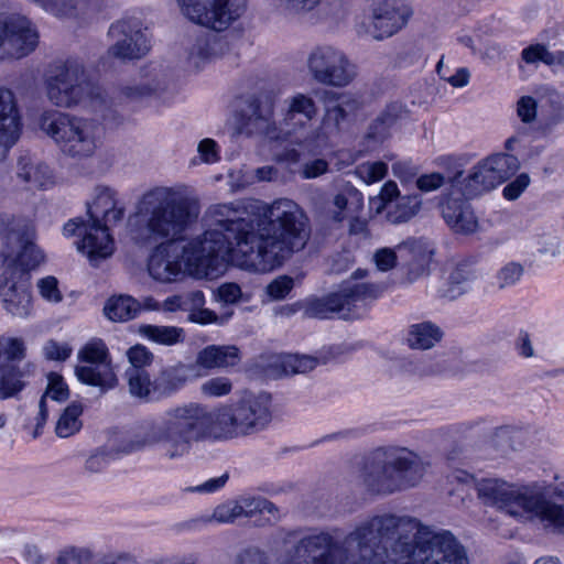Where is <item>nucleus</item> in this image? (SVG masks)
<instances>
[{
	"instance_id": "51",
	"label": "nucleus",
	"mask_w": 564,
	"mask_h": 564,
	"mask_svg": "<svg viewBox=\"0 0 564 564\" xmlns=\"http://www.w3.org/2000/svg\"><path fill=\"white\" fill-rule=\"evenodd\" d=\"M293 280L289 276H279L267 286V293L273 300H283L292 290Z\"/></svg>"
},
{
	"instance_id": "5",
	"label": "nucleus",
	"mask_w": 564,
	"mask_h": 564,
	"mask_svg": "<svg viewBox=\"0 0 564 564\" xmlns=\"http://www.w3.org/2000/svg\"><path fill=\"white\" fill-rule=\"evenodd\" d=\"M478 499L511 517L536 521L546 531L564 535V484L540 487L501 478L475 481Z\"/></svg>"
},
{
	"instance_id": "49",
	"label": "nucleus",
	"mask_w": 564,
	"mask_h": 564,
	"mask_svg": "<svg viewBox=\"0 0 564 564\" xmlns=\"http://www.w3.org/2000/svg\"><path fill=\"white\" fill-rule=\"evenodd\" d=\"M232 313H228L224 316H218L214 311L200 307L199 310H194L193 313H189V321L207 325V324H218L224 325L230 318Z\"/></svg>"
},
{
	"instance_id": "21",
	"label": "nucleus",
	"mask_w": 564,
	"mask_h": 564,
	"mask_svg": "<svg viewBox=\"0 0 564 564\" xmlns=\"http://www.w3.org/2000/svg\"><path fill=\"white\" fill-rule=\"evenodd\" d=\"M200 376L195 364L178 362L162 369L156 377L154 391L160 392V398H167L175 393L187 381Z\"/></svg>"
},
{
	"instance_id": "25",
	"label": "nucleus",
	"mask_w": 564,
	"mask_h": 564,
	"mask_svg": "<svg viewBox=\"0 0 564 564\" xmlns=\"http://www.w3.org/2000/svg\"><path fill=\"white\" fill-rule=\"evenodd\" d=\"M306 63L308 70H347L350 66L346 54L332 45L313 47L307 54Z\"/></svg>"
},
{
	"instance_id": "60",
	"label": "nucleus",
	"mask_w": 564,
	"mask_h": 564,
	"mask_svg": "<svg viewBox=\"0 0 564 564\" xmlns=\"http://www.w3.org/2000/svg\"><path fill=\"white\" fill-rule=\"evenodd\" d=\"M93 564H140L137 557L130 553H109L95 561Z\"/></svg>"
},
{
	"instance_id": "62",
	"label": "nucleus",
	"mask_w": 564,
	"mask_h": 564,
	"mask_svg": "<svg viewBox=\"0 0 564 564\" xmlns=\"http://www.w3.org/2000/svg\"><path fill=\"white\" fill-rule=\"evenodd\" d=\"M158 90H159V87L156 85H150L148 83H142L137 86L127 87L124 89V94L128 98L141 99V98L151 96L152 94L156 93Z\"/></svg>"
},
{
	"instance_id": "41",
	"label": "nucleus",
	"mask_w": 564,
	"mask_h": 564,
	"mask_svg": "<svg viewBox=\"0 0 564 564\" xmlns=\"http://www.w3.org/2000/svg\"><path fill=\"white\" fill-rule=\"evenodd\" d=\"M41 398L46 401L47 398L57 402H64L69 398V390L63 377L56 372H50L47 376V387Z\"/></svg>"
},
{
	"instance_id": "33",
	"label": "nucleus",
	"mask_w": 564,
	"mask_h": 564,
	"mask_svg": "<svg viewBox=\"0 0 564 564\" xmlns=\"http://www.w3.org/2000/svg\"><path fill=\"white\" fill-rule=\"evenodd\" d=\"M522 59L530 65L543 63L546 66H564V51H550L543 44H532L521 53Z\"/></svg>"
},
{
	"instance_id": "17",
	"label": "nucleus",
	"mask_w": 564,
	"mask_h": 564,
	"mask_svg": "<svg viewBox=\"0 0 564 564\" xmlns=\"http://www.w3.org/2000/svg\"><path fill=\"white\" fill-rule=\"evenodd\" d=\"M4 308L14 316H26L31 308L30 276L18 268H7L0 276Z\"/></svg>"
},
{
	"instance_id": "19",
	"label": "nucleus",
	"mask_w": 564,
	"mask_h": 564,
	"mask_svg": "<svg viewBox=\"0 0 564 564\" xmlns=\"http://www.w3.org/2000/svg\"><path fill=\"white\" fill-rule=\"evenodd\" d=\"M441 207L444 220L454 231L462 234L476 231L477 218L468 202L454 185L451 186V192L444 195Z\"/></svg>"
},
{
	"instance_id": "12",
	"label": "nucleus",
	"mask_w": 564,
	"mask_h": 564,
	"mask_svg": "<svg viewBox=\"0 0 564 564\" xmlns=\"http://www.w3.org/2000/svg\"><path fill=\"white\" fill-rule=\"evenodd\" d=\"M39 44V32L30 19L21 14H0V61L20 59Z\"/></svg>"
},
{
	"instance_id": "32",
	"label": "nucleus",
	"mask_w": 564,
	"mask_h": 564,
	"mask_svg": "<svg viewBox=\"0 0 564 564\" xmlns=\"http://www.w3.org/2000/svg\"><path fill=\"white\" fill-rule=\"evenodd\" d=\"M400 106L389 105L370 124L366 134V140L373 144L381 143L387 137L389 128L397 121L400 115Z\"/></svg>"
},
{
	"instance_id": "44",
	"label": "nucleus",
	"mask_w": 564,
	"mask_h": 564,
	"mask_svg": "<svg viewBox=\"0 0 564 564\" xmlns=\"http://www.w3.org/2000/svg\"><path fill=\"white\" fill-rule=\"evenodd\" d=\"M37 289L41 296L51 303H59L63 300L58 289V281L55 276L48 275L37 281Z\"/></svg>"
},
{
	"instance_id": "47",
	"label": "nucleus",
	"mask_w": 564,
	"mask_h": 564,
	"mask_svg": "<svg viewBox=\"0 0 564 564\" xmlns=\"http://www.w3.org/2000/svg\"><path fill=\"white\" fill-rule=\"evenodd\" d=\"M241 518L237 500H229L217 506L213 512V520L218 523H230Z\"/></svg>"
},
{
	"instance_id": "16",
	"label": "nucleus",
	"mask_w": 564,
	"mask_h": 564,
	"mask_svg": "<svg viewBox=\"0 0 564 564\" xmlns=\"http://www.w3.org/2000/svg\"><path fill=\"white\" fill-rule=\"evenodd\" d=\"M413 10L403 0H373L371 19L373 37L382 40L401 30L412 17Z\"/></svg>"
},
{
	"instance_id": "18",
	"label": "nucleus",
	"mask_w": 564,
	"mask_h": 564,
	"mask_svg": "<svg viewBox=\"0 0 564 564\" xmlns=\"http://www.w3.org/2000/svg\"><path fill=\"white\" fill-rule=\"evenodd\" d=\"M22 128V116L13 91L0 88V161L18 143Z\"/></svg>"
},
{
	"instance_id": "64",
	"label": "nucleus",
	"mask_w": 564,
	"mask_h": 564,
	"mask_svg": "<svg viewBox=\"0 0 564 564\" xmlns=\"http://www.w3.org/2000/svg\"><path fill=\"white\" fill-rule=\"evenodd\" d=\"M516 348L520 356L524 358H531L534 356V348L530 335L527 332L521 330L516 340Z\"/></svg>"
},
{
	"instance_id": "40",
	"label": "nucleus",
	"mask_w": 564,
	"mask_h": 564,
	"mask_svg": "<svg viewBox=\"0 0 564 564\" xmlns=\"http://www.w3.org/2000/svg\"><path fill=\"white\" fill-rule=\"evenodd\" d=\"M522 275L523 267L518 262H509L497 271L495 281L498 289L503 290L517 284Z\"/></svg>"
},
{
	"instance_id": "36",
	"label": "nucleus",
	"mask_w": 564,
	"mask_h": 564,
	"mask_svg": "<svg viewBox=\"0 0 564 564\" xmlns=\"http://www.w3.org/2000/svg\"><path fill=\"white\" fill-rule=\"evenodd\" d=\"M83 413V405L79 402H72L61 414L56 426V435L63 438L69 437L82 429L79 416Z\"/></svg>"
},
{
	"instance_id": "9",
	"label": "nucleus",
	"mask_w": 564,
	"mask_h": 564,
	"mask_svg": "<svg viewBox=\"0 0 564 564\" xmlns=\"http://www.w3.org/2000/svg\"><path fill=\"white\" fill-rule=\"evenodd\" d=\"M40 127L73 159L90 158L100 145L98 124L84 118L47 111L41 116Z\"/></svg>"
},
{
	"instance_id": "30",
	"label": "nucleus",
	"mask_w": 564,
	"mask_h": 564,
	"mask_svg": "<svg viewBox=\"0 0 564 564\" xmlns=\"http://www.w3.org/2000/svg\"><path fill=\"white\" fill-rule=\"evenodd\" d=\"M141 305L131 296L120 295L107 301L104 312L113 322H127L137 317Z\"/></svg>"
},
{
	"instance_id": "15",
	"label": "nucleus",
	"mask_w": 564,
	"mask_h": 564,
	"mask_svg": "<svg viewBox=\"0 0 564 564\" xmlns=\"http://www.w3.org/2000/svg\"><path fill=\"white\" fill-rule=\"evenodd\" d=\"M35 231L31 224H24L19 228H10L6 235V248L2 251L3 263L8 268H15L18 263L19 271L26 272L35 269L44 262L43 251L34 243Z\"/></svg>"
},
{
	"instance_id": "31",
	"label": "nucleus",
	"mask_w": 564,
	"mask_h": 564,
	"mask_svg": "<svg viewBox=\"0 0 564 564\" xmlns=\"http://www.w3.org/2000/svg\"><path fill=\"white\" fill-rule=\"evenodd\" d=\"M421 205L422 198L417 194L401 196L389 207L387 219L391 224L406 223L419 213Z\"/></svg>"
},
{
	"instance_id": "6",
	"label": "nucleus",
	"mask_w": 564,
	"mask_h": 564,
	"mask_svg": "<svg viewBox=\"0 0 564 564\" xmlns=\"http://www.w3.org/2000/svg\"><path fill=\"white\" fill-rule=\"evenodd\" d=\"M88 219H69L63 228L66 237L83 236L76 242L77 250L88 257L90 262L108 258L115 246L109 227L123 219L124 206L119 203L117 192L106 185L94 188L93 200L86 203Z\"/></svg>"
},
{
	"instance_id": "42",
	"label": "nucleus",
	"mask_w": 564,
	"mask_h": 564,
	"mask_svg": "<svg viewBox=\"0 0 564 564\" xmlns=\"http://www.w3.org/2000/svg\"><path fill=\"white\" fill-rule=\"evenodd\" d=\"M232 390V382L226 377H215L206 380L200 386V392L206 397L219 398L227 395Z\"/></svg>"
},
{
	"instance_id": "24",
	"label": "nucleus",
	"mask_w": 564,
	"mask_h": 564,
	"mask_svg": "<svg viewBox=\"0 0 564 564\" xmlns=\"http://www.w3.org/2000/svg\"><path fill=\"white\" fill-rule=\"evenodd\" d=\"M75 375L82 383L96 387L101 393L116 388L118 384L112 362L76 366Z\"/></svg>"
},
{
	"instance_id": "55",
	"label": "nucleus",
	"mask_w": 564,
	"mask_h": 564,
	"mask_svg": "<svg viewBox=\"0 0 564 564\" xmlns=\"http://www.w3.org/2000/svg\"><path fill=\"white\" fill-rule=\"evenodd\" d=\"M70 347L61 345L55 340H48L44 346V356L50 360L64 361L70 356Z\"/></svg>"
},
{
	"instance_id": "53",
	"label": "nucleus",
	"mask_w": 564,
	"mask_h": 564,
	"mask_svg": "<svg viewBox=\"0 0 564 564\" xmlns=\"http://www.w3.org/2000/svg\"><path fill=\"white\" fill-rule=\"evenodd\" d=\"M446 182V177L441 173L423 174L416 180V187L423 192L429 193L438 189Z\"/></svg>"
},
{
	"instance_id": "54",
	"label": "nucleus",
	"mask_w": 564,
	"mask_h": 564,
	"mask_svg": "<svg viewBox=\"0 0 564 564\" xmlns=\"http://www.w3.org/2000/svg\"><path fill=\"white\" fill-rule=\"evenodd\" d=\"M530 184V177L528 174H520L517 176L516 180L510 182L505 188H503V196L509 199L513 200L517 199L522 192L529 186Z\"/></svg>"
},
{
	"instance_id": "37",
	"label": "nucleus",
	"mask_w": 564,
	"mask_h": 564,
	"mask_svg": "<svg viewBox=\"0 0 564 564\" xmlns=\"http://www.w3.org/2000/svg\"><path fill=\"white\" fill-rule=\"evenodd\" d=\"M85 365H101L112 362L107 345L101 339H93L83 346L77 354Z\"/></svg>"
},
{
	"instance_id": "20",
	"label": "nucleus",
	"mask_w": 564,
	"mask_h": 564,
	"mask_svg": "<svg viewBox=\"0 0 564 564\" xmlns=\"http://www.w3.org/2000/svg\"><path fill=\"white\" fill-rule=\"evenodd\" d=\"M364 212V195L355 186L346 183L333 196L327 206V214L334 224L341 225L355 214Z\"/></svg>"
},
{
	"instance_id": "22",
	"label": "nucleus",
	"mask_w": 564,
	"mask_h": 564,
	"mask_svg": "<svg viewBox=\"0 0 564 564\" xmlns=\"http://www.w3.org/2000/svg\"><path fill=\"white\" fill-rule=\"evenodd\" d=\"M35 366L26 362L23 366L7 365L0 370V400L19 399L20 393L33 377Z\"/></svg>"
},
{
	"instance_id": "2",
	"label": "nucleus",
	"mask_w": 564,
	"mask_h": 564,
	"mask_svg": "<svg viewBox=\"0 0 564 564\" xmlns=\"http://www.w3.org/2000/svg\"><path fill=\"white\" fill-rule=\"evenodd\" d=\"M289 532L284 542L295 541L290 558L281 564H469L465 547L446 530L435 531L416 518L382 513L360 522L340 539L337 530L297 538ZM236 564H271L268 554L249 547Z\"/></svg>"
},
{
	"instance_id": "3",
	"label": "nucleus",
	"mask_w": 564,
	"mask_h": 564,
	"mask_svg": "<svg viewBox=\"0 0 564 564\" xmlns=\"http://www.w3.org/2000/svg\"><path fill=\"white\" fill-rule=\"evenodd\" d=\"M272 420V397L264 391L245 392L215 410L199 402L180 403L165 409L158 419L145 420L141 432L121 452L154 447L163 459L178 462L191 456L198 444L256 435Z\"/></svg>"
},
{
	"instance_id": "43",
	"label": "nucleus",
	"mask_w": 564,
	"mask_h": 564,
	"mask_svg": "<svg viewBox=\"0 0 564 564\" xmlns=\"http://www.w3.org/2000/svg\"><path fill=\"white\" fill-rule=\"evenodd\" d=\"M388 172L384 162L378 161L372 163H364L356 170L357 175L367 184L381 181Z\"/></svg>"
},
{
	"instance_id": "10",
	"label": "nucleus",
	"mask_w": 564,
	"mask_h": 564,
	"mask_svg": "<svg viewBox=\"0 0 564 564\" xmlns=\"http://www.w3.org/2000/svg\"><path fill=\"white\" fill-rule=\"evenodd\" d=\"M111 41L105 55L99 57L102 68H111L115 61L126 64L139 61L148 55L151 41L142 29L140 20L135 18L121 19L113 22L107 33Z\"/></svg>"
},
{
	"instance_id": "50",
	"label": "nucleus",
	"mask_w": 564,
	"mask_h": 564,
	"mask_svg": "<svg viewBox=\"0 0 564 564\" xmlns=\"http://www.w3.org/2000/svg\"><path fill=\"white\" fill-rule=\"evenodd\" d=\"M538 104L531 96H522L517 102V115L523 123H531L536 118Z\"/></svg>"
},
{
	"instance_id": "4",
	"label": "nucleus",
	"mask_w": 564,
	"mask_h": 564,
	"mask_svg": "<svg viewBox=\"0 0 564 564\" xmlns=\"http://www.w3.org/2000/svg\"><path fill=\"white\" fill-rule=\"evenodd\" d=\"M276 91L269 85H261L245 97L246 107L241 110L239 130L253 137H264L271 141L294 138L296 143L312 142L316 131L312 128L318 113L314 99L297 93L284 100L285 109L279 124L274 121Z\"/></svg>"
},
{
	"instance_id": "61",
	"label": "nucleus",
	"mask_w": 564,
	"mask_h": 564,
	"mask_svg": "<svg viewBox=\"0 0 564 564\" xmlns=\"http://www.w3.org/2000/svg\"><path fill=\"white\" fill-rule=\"evenodd\" d=\"M90 553L88 550L79 547H67L61 551L57 557V564H70L74 561H79L83 557H89Z\"/></svg>"
},
{
	"instance_id": "26",
	"label": "nucleus",
	"mask_w": 564,
	"mask_h": 564,
	"mask_svg": "<svg viewBox=\"0 0 564 564\" xmlns=\"http://www.w3.org/2000/svg\"><path fill=\"white\" fill-rule=\"evenodd\" d=\"M17 178L25 189L34 191L45 188L52 182V174L46 164L23 156L18 162Z\"/></svg>"
},
{
	"instance_id": "58",
	"label": "nucleus",
	"mask_w": 564,
	"mask_h": 564,
	"mask_svg": "<svg viewBox=\"0 0 564 564\" xmlns=\"http://www.w3.org/2000/svg\"><path fill=\"white\" fill-rule=\"evenodd\" d=\"M316 80L332 86L341 87L352 80V73H314Z\"/></svg>"
},
{
	"instance_id": "1",
	"label": "nucleus",
	"mask_w": 564,
	"mask_h": 564,
	"mask_svg": "<svg viewBox=\"0 0 564 564\" xmlns=\"http://www.w3.org/2000/svg\"><path fill=\"white\" fill-rule=\"evenodd\" d=\"M139 214L145 219L147 239L162 241L149 258L148 271L163 283L176 281L183 268L195 278L214 279L229 261L253 271H271L303 250L311 238L306 213L290 198L264 204L257 220L242 202L212 205L206 213L210 227L183 246L178 242L197 218L185 185L147 192Z\"/></svg>"
},
{
	"instance_id": "28",
	"label": "nucleus",
	"mask_w": 564,
	"mask_h": 564,
	"mask_svg": "<svg viewBox=\"0 0 564 564\" xmlns=\"http://www.w3.org/2000/svg\"><path fill=\"white\" fill-rule=\"evenodd\" d=\"M442 330L431 322L413 324L409 328L408 343L414 349H430L442 338Z\"/></svg>"
},
{
	"instance_id": "14",
	"label": "nucleus",
	"mask_w": 564,
	"mask_h": 564,
	"mask_svg": "<svg viewBox=\"0 0 564 564\" xmlns=\"http://www.w3.org/2000/svg\"><path fill=\"white\" fill-rule=\"evenodd\" d=\"M519 167V160L512 154L497 153L481 160L466 178L465 195L471 197L495 188L514 175Z\"/></svg>"
},
{
	"instance_id": "27",
	"label": "nucleus",
	"mask_w": 564,
	"mask_h": 564,
	"mask_svg": "<svg viewBox=\"0 0 564 564\" xmlns=\"http://www.w3.org/2000/svg\"><path fill=\"white\" fill-rule=\"evenodd\" d=\"M129 392L132 397L145 402L160 400V392L154 391L156 378L151 380L147 369L128 368L124 372Z\"/></svg>"
},
{
	"instance_id": "23",
	"label": "nucleus",
	"mask_w": 564,
	"mask_h": 564,
	"mask_svg": "<svg viewBox=\"0 0 564 564\" xmlns=\"http://www.w3.org/2000/svg\"><path fill=\"white\" fill-rule=\"evenodd\" d=\"M240 359V350L235 345H209L198 351L194 364L198 370H212L235 367Z\"/></svg>"
},
{
	"instance_id": "46",
	"label": "nucleus",
	"mask_w": 564,
	"mask_h": 564,
	"mask_svg": "<svg viewBox=\"0 0 564 564\" xmlns=\"http://www.w3.org/2000/svg\"><path fill=\"white\" fill-rule=\"evenodd\" d=\"M197 153L200 162L214 164L220 160V148L218 143L210 138H205L197 145Z\"/></svg>"
},
{
	"instance_id": "8",
	"label": "nucleus",
	"mask_w": 564,
	"mask_h": 564,
	"mask_svg": "<svg viewBox=\"0 0 564 564\" xmlns=\"http://www.w3.org/2000/svg\"><path fill=\"white\" fill-rule=\"evenodd\" d=\"M367 274V270L358 269L335 291L304 300L303 316L317 319H329L334 316L344 319L361 317L383 292L382 285L362 281Z\"/></svg>"
},
{
	"instance_id": "34",
	"label": "nucleus",
	"mask_w": 564,
	"mask_h": 564,
	"mask_svg": "<svg viewBox=\"0 0 564 564\" xmlns=\"http://www.w3.org/2000/svg\"><path fill=\"white\" fill-rule=\"evenodd\" d=\"M477 279L476 270L468 263H458L449 273L447 296L455 299L469 290V285Z\"/></svg>"
},
{
	"instance_id": "38",
	"label": "nucleus",
	"mask_w": 564,
	"mask_h": 564,
	"mask_svg": "<svg viewBox=\"0 0 564 564\" xmlns=\"http://www.w3.org/2000/svg\"><path fill=\"white\" fill-rule=\"evenodd\" d=\"M91 67H101L99 63L95 65V61L86 51L75 53L61 58L56 62L55 70H86Z\"/></svg>"
},
{
	"instance_id": "45",
	"label": "nucleus",
	"mask_w": 564,
	"mask_h": 564,
	"mask_svg": "<svg viewBox=\"0 0 564 564\" xmlns=\"http://www.w3.org/2000/svg\"><path fill=\"white\" fill-rule=\"evenodd\" d=\"M217 297L226 304L248 302L249 295H245L237 283H224L217 289Z\"/></svg>"
},
{
	"instance_id": "59",
	"label": "nucleus",
	"mask_w": 564,
	"mask_h": 564,
	"mask_svg": "<svg viewBox=\"0 0 564 564\" xmlns=\"http://www.w3.org/2000/svg\"><path fill=\"white\" fill-rule=\"evenodd\" d=\"M109 462L110 457L105 451H97L87 458L85 468L89 473H99L108 466Z\"/></svg>"
},
{
	"instance_id": "13",
	"label": "nucleus",
	"mask_w": 564,
	"mask_h": 564,
	"mask_svg": "<svg viewBox=\"0 0 564 564\" xmlns=\"http://www.w3.org/2000/svg\"><path fill=\"white\" fill-rule=\"evenodd\" d=\"M46 93L54 105L66 108L102 99L100 87L88 79L87 73H56L47 79Z\"/></svg>"
},
{
	"instance_id": "11",
	"label": "nucleus",
	"mask_w": 564,
	"mask_h": 564,
	"mask_svg": "<svg viewBox=\"0 0 564 564\" xmlns=\"http://www.w3.org/2000/svg\"><path fill=\"white\" fill-rule=\"evenodd\" d=\"M191 21L217 32L227 30L247 9V0H177Z\"/></svg>"
},
{
	"instance_id": "29",
	"label": "nucleus",
	"mask_w": 564,
	"mask_h": 564,
	"mask_svg": "<svg viewBox=\"0 0 564 564\" xmlns=\"http://www.w3.org/2000/svg\"><path fill=\"white\" fill-rule=\"evenodd\" d=\"M139 334L155 344L164 346H173L185 339L184 329L176 326L143 324L139 326Z\"/></svg>"
},
{
	"instance_id": "56",
	"label": "nucleus",
	"mask_w": 564,
	"mask_h": 564,
	"mask_svg": "<svg viewBox=\"0 0 564 564\" xmlns=\"http://www.w3.org/2000/svg\"><path fill=\"white\" fill-rule=\"evenodd\" d=\"M373 260L378 270L389 271L397 264V254L390 248H382L376 251Z\"/></svg>"
},
{
	"instance_id": "35",
	"label": "nucleus",
	"mask_w": 564,
	"mask_h": 564,
	"mask_svg": "<svg viewBox=\"0 0 564 564\" xmlns=\"http://www.w3.org/2000/svg\"><path fill=\"white\" fill-rule=\"evenodd\" d=\"M236 500L241 517L251 518L257 513H268L272 516L274 520L279 519V508L263 497L242 495Z\"/></svg>"
},
{
	"instance_id": "7",
	"label": "nucleus",
	"mask_w": 564,
	"mask_h": 564,
	"mask_svg": "<svg viewBox=\"0 0 564 564\" xmlns=\"http://www.w3.org/2000/svg\"><path fill=\"white\" fill-rule=\"evenodd\" d=\"M430 466L427 459L406 447H379L366 458L360 480L371 494L392 495L416 487Z\"/></svg>"
},
{
	"instance_id": "39",
	"label": "nucleus",
	"mask_w": 564,
	"mask_h": 564,
	"mask_svg": "<svg viewBox=\"0 0 564 564\" xmlns=\"http://www.w3.org/2000/svg\"><path fill=\"white\" fill-rule=\"evenodd\" d=\"M318 361L315 357L306 355H288L282 361L285 373H306L317 366Z\"/></svg>"
},
{
	"instance_id": "52",
	"label": "nucleus",
	"mask_w": 564,
	"mask_h": 564,
	"mask_svg": "<svg viewBox=\"0 0 564 564\" xmlns=\"http://www.w3.org/2000/svg\"><path fill=\"white\" fill-rule=\"evenodd\" d=\"M328 171V163L324 159H315L301 165L297 173L303 180L316 178Z\"/></svg>"
},
{
	"instance_id": "57",
	"label": "nucleus",
	"mask_w": 564,
	"mask_h": 564,
	"mask_svg": "<svg viewBox=\"0 0 564 564\" xmlns=\"http://www.w3.org/2000/svg\"><path fill=\"white\" fill-rule=\"evenodd\" d=\"M348 223V234L349 236H356L359 238H368L369 229L368 221L362 214H355L352 217L346 219Z\"/></svg>"
},
{
	"instance_id": "63",
	"label": "nucleus",
	"mask_w": 564,
	"mask_h": 564,
	"mask_svg": "<svg viewBox=\"0 0 564 564\" xmlns=\"http://www.w3.org/2000/svg\"><path fill=\"white\" fill-rule=\"evenodd\" d=\"M6 356L10 361L21 360L25 356V346L22 339L11 338L6 348Z\"/></svg>"
},
{
	"instance_id": "48",
	"label": "nucleus",
	"mask_w": 564,
	"mask_h": 564,
	"mask_svg": "<svg viewBox=\"0 0 564 564\" xmlns=\"http://www.w3.org/2000/svg\"><path fill=\"white\" fill-rule=\"evenodd\" d=\"M127 357L130 362L129 368L145 369L153 360V354L142 345H135L128 349Z\"/></svg>"
}]
</instances>
